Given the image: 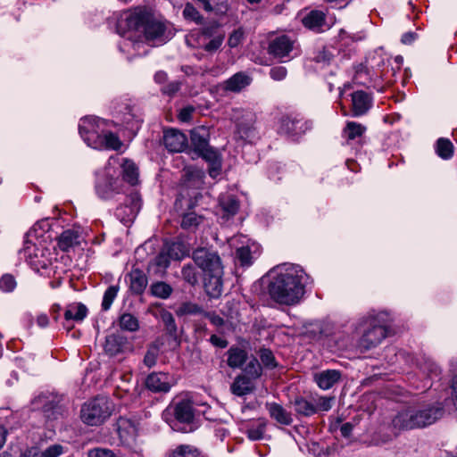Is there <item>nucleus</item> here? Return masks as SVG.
Wrapping results in <instances>:
<instances>
[{
  "label": "nucleus",
  "instance_id": "aec40b11",
  "mask_svg": "<svg viewBox=\"0 0 457 457\" xmlns=\"http://www.w3.org/2000/svg\"><path fill=\"white\" fill-rule=\"evenodd\" d=\"M351 96L353 116L359 117L364 115L371 108L372 97L369 93L358 90Z\"/></svg>",
  "mask_w": 457,
  "mask_h": 457
},
{
  "label": "nucleus",
  "instance_id": "13d9d810",
  "mask_svg": "<svg viewBox=\"0 0 457 457\" xmlns=\"http://www.w3.org/2000/svg\"><path fill=\"white\" fill-rule=\"evenodd\" d=\"M41 453L43 457H59L63 453V447L61 445H53Z\"/></svg>",
  "mask_w": 457,
  "mask_h": 457
},
{
  "label": "nucleus",
  "instance_id": "ea45409f",
  "mask_svg": "<svg viewBox=\"0 0 457 457\" xmlns=\"http://www.w3.org/2000/svg\"><path fill=\"white\" fill-rule=\"evenodd\" d=\"M119 326L122 330L136 332L139 329V321L133 314L125 312L119 318Z\"/></svg>",
  "mask_w": 457,
  "mask_h": 457
},
{
  "label": "nucleus",
  "instance_id": "cd10ccee",
  "mask_svg": "<svg viewBox=\"0 0 457 457\" xmlns=\"http://www.w3.org/2000/svg\"><path fill=\"white\" fill-rule=\"evenodd\" d=\"M254 389V382L248 378L246 375H238L236 377L231 390L233 394L243 396L252 393Z\"/></svg>",
  "mask_w": 457,
  "mask_h": 457
},
{
  "label": "nucleus",
  "instance_id": "5701e85b",
  "mask_svg": "<svg viewBox=\"0 0 457 457\" xmlns=\"http://www.w3.org/2000/svg\"><path fill=\"white\" fill-rule=\"evenodd\" d=\"M198 154L209 163V175L215 179L220 174L221 169V160L218 153L208 146L204 150L198 152Z\"/></svg>",
  "mask_w": 457,
  "mask_h": 457
},
{
  "label": "nucleus",
  "instance_id": "c756f323",
  "mask_svg": "<svg viewBox=\"0 0 457 457\" xmlns=\"http://www.w3.org/2000/svg\"><path fill=\"white\" fill-rule=\"evenodd\" d=\"M207 12L226 14L228 11V0H195Z\"/></svg>",
  "mask_w": 457,
  "mask_h": 457
},
{
  "label": "nucleus",
  "instance_id": "a878e982",
  "mask_svg": "<svg viewBox=\"0 0 457 457\" xmlns=\"http://www.w3.org/2000/svg\"><path fill=\"white\" fill-rule=\"evenodd\" d=\"M129 277V288L135 295H141L146 286L147 278L139 269H133L128 275Z\"/></svg>",
  "mask_w": 457,
  "mask_h": 457
},
{
  "label": "nucleus",
  "instance_id": "de8ad7c7",
  "mask_svg": "<svg viewBox=\"0 0 457 457\" xmlns=\"http://www.w3.org/2000/svg\"><path fill=\"white\" fill-rule=\"evenodd\" d=\"M119 290L120 287L118 285H112L105 290L102 302V309L104 311H108L111 308Z\"/></svg>",
  "mask_w": 457,
  "mask_h": 457
},
{
  "label": "nucleus",
  "instance_id": "f257e3e1",
  "mask_svg": "<svg viewBox=\"0 0 457 457\" xmlns=\"http://www.w3.org/2000/svg\"><path fill=\"white\" fill-rule=\"evenodd\" d=\"M310 277L299 265H288L272 278L268 287L270 298L279 304L298 303L305 293Z\"/></svg>",
  "mask_w": 457,
  "mask_h": 457
},
{
  "label": "nucleus",
  "instance_id": "bb28decb",
  "mask_svg": "<svg viewBox=\"0 0 457 457\" xmlns=\"http://www.w3.org/2000/svg\"><path fill=\"white\" fill-rule=\"evenodd\" d=\"M80 243V234L74 229L64 230L58 237V247L62 252L69 250Z\"/></svg>",
  "mask_w": 457,
  "mask_h": 457
},
{
  "label": "nucleus",
  "instance_id": "49530a36",
  "mask_svg": "<svg viewBox=\"0 0 457 457\" xmlns=\"http://www.w3.org/2000/svg\"><path fill=\"white\" fill-rule=\"evenodd\" d=\"M261 372L262 368L259 361L256 359H252L242 370L241 375H246L248 378H251V380L254 382V380L260 377Z\"/></svg>",
  "mask_w": 457,
  "mask_h": 457
},
{
  "label": "nucleus",
  "instance_id": "c9c22d12",
  "mask_svg": "<svg viewBox=\"0 0 457 457\" xmlns=\"http://www.w3.org/2000/svg\"><path fill=\"white\" fill-rule=\"evenodd\" d=\"M87 315V308L83 303H73L68 306L64 312L66 321L71 320L82 321Z\"/></svg>",
  "mask_w": 457,
  "mask_h": 457
},
{
  "label": "nucleus",
  "instance_id": "0e129e2a",
  "mask_svg": "<svg viewBox=\"0 0 457 457\" xmlns=\"http://www.w3.org/2000/svg\"><path fill=\"white\" fill-rule=\"evenodd\" d=\"M88 457H115V454L109 449L96 448L88 452Z\"/></svg>",
  "mask_w": 457,
  "mask_h": 457
},
{
  "label": "nucleus",
  "instance_id": "1a4fd4ad",
  "mask_svg": "<svg viewBox=\"0 0 457 457\" xmlns=\"http://www.w3.org/2000/svg\"><path fill=\"white\" fill-rule=\"evenodd\" d=\"M95 188L96 195L104 200L112 199L123 191L121 181L111 174L108 167L103 172L97 173Z\"/></svg>",
  "mask_w": 457,
  "mask_h": 457
},
{
  "label": "nucleus",
  "instance_id": "b1692460",
  "mask_svg": "<svg viewBox=\"0 0 457 457\" xmlns=\"http://www.w3.org/2000/svg\"><path fill=\"white\" fill-rule=\"evenodd\" d=\"M326 23V13L320 10H312L303 18L304 27L314 31H320Z\"/></svg>",
  "mask_w": 457,
  "mask_h": 457
},
{
  "label": "nucleus",
  "instance_id": "3c124183",
  "mask_svg": "<svg viewBox=\"0 0 457 457\" xmlns=\"http://www.w3.org/2000/svg\"><path fill=\"white\" fill-rule=\"evenodd\" d=\"M201 221V216L196 215L195 212H189L182 217L181 227L185 229H194Z\"/></svg>",
  "mask_w": 457,
  "mask_h": 457
},
{
  "label": "nucleus",
  "instance_id": "4be33fe9",
  "mask_svg": "<svg viewBox=\"0 0 457 457\" xmlns=\"http://www.w3.org/2000/svg\"><path fill=\"white\" fill-rule=\"evenodd\" d=\"M222 275L212 272L204 275V287L205 293L212 298H218L222 292Z\"/></svg>",
  "mask_w": 457,
  "mask_h": 457
},
{
  "label": "nucleus",
  "instance_id": "e2e57ef3",
  "mask_svg": "<svg viewBox=\"0 0 457 457\" xmlns=\"http://www.w3.org/2000/svg\"><path fill=\"white\" fill-rule=\"evenodd\" d=\"M282 170V166L278 162H272L270 164L268 168V176L270 179L272 180H279L280 177L278 176V174L280 173Z\"/></svg>",
  "mask_w": 457,
  "mask_h": 457
},
{
  "label": "nucleus",
  "instance_id": "09e8293b",
  "mask_svg": "<svg viewBox=\"0 0 457 457\" xmlns=\"http://www.w3.org/2000/svg\"><path fill=\"white\" fill-rule=\"evenodd\" d=\"M159 353H160L159 346L156 344H151L148 346L147 351L145 354L144 361H143L144 364L148 368L154 366L156 364Z\"/></svg>",
  "mask_w": 457,
  "mask_h": 457
},
{
  "label": "nucleus",
  "instance_id": "58836bf2",
  "mask_svg": "<svg viewBox=\"0 0 457 457\" xmlns=\"http://www.w3.org/2000/svg\"><path fill=\"white\" fill-rule=\"evenodd\" d=\"M252 82V78L244 72H237L230 77V91L240 92Z\"/></svg>",
  "mask_w": 457,
  "mask_h": 457
},
{
  "label": "nucleus",
  "instance_id": "bf43d9fd",
  "mask_svg": "<svg viewBox=\"0 0 457 457\" xmlns=\"http://www.w3.org/2000/svg\"><path fill=\"white\" fill-rule=\"evenodd\" d=\"M260 358H261L262 362L265 366L270 367V368L276 366L275 358H274V355L271 353V351H270L268 349L262 350L261 351V354H260Z\"/></svg>",
  "mask_w": 457,
  "mask_h": 457
},
{
  "label": "nucleus",
  "instance_id": "5fc2aeb1",
  "mask_svg": "<svg viewBox=\"0 0 457 457\" xmlns=\"http://www.w3.org/2000/svg\"><path fill=\"white\" fill-rule=\"evenodd\" d=\"M17 286L15 278L11 274H4L0 278V290L5 293L12 292Z\"/></svg>",
  "mask_w": 457,
  "mask_h": 457
},
{
  "label": "nucleus",
  "instance_id": "9b49d317",
  "mask_svg": "<svg viewBox=\"0 0 457 457\" xmlns=\"http://www.w3.org/2000/svg\"><path fill=\"white\" fill-rule=\"evenodd\" d=\"M195 263L204 271V275L217 272L223 274V266L220 256L205 248H198L193 252Z\"/></svg>",
  "mask_w": 457,
  "mask_h": 457
},
{
  "label": "nucleus",
  "instance_id": "dca6fc26",
  "mask_svg": "<svg viewBox=\"0 0 457 457\" xmlns=\"http://www.w3.org/2000/svg\"><path fill=\"white\" fill-rule=\"evenodd\" d=\"M172 386V378L168 373L152 372L145 379L146 388L154 393H168Z\"/></svg>",
  "mask_w": 457,
  "mask_h": 457
},
{
  "label": "nucleus",
  "instance_id": "6e6552de",
  "mask_svg": "<svg viewBox=\"0 0 457 457\" xmlns=\"http://www.w3.org/2000/svg\"><path fill=\"white\" fill-rule=\"evenodd\" d=\"M173 415V419L169 420L170 428L175 431L183 433L193 430L194 408L193 403L189 399H180L173 402L167 409Z\"/></svg>",
  "mask_w": 457,
  "mask_h": 457
},
{
  "label": "nucleus",
  "instance_id": "e433bc0d",
  "mask_svg": "<svg viewBox=\"0 0 457 457\" xmlns=\"http://www.w3.org/2000/svg\"><path fill=\"white\" fill-rule=\"evenodd\" d=\"M366 131V127L355 121H347L343 135L347 140H354L361 137Z\"/></svg>",
  "mask_w": 457,
  "mask_h": 457
},
{
  "label": "nucleus",
  "instance_id": "0eeeda50",
  "mask_svg": "<svg viewBox=\"0 0 457 457\" xmlns=\"http://www.w3.org/2000/svg\"><path fill=\"white\" fill-rule=\"evenodd\" d=\"M230 248L235 249L234 262L236 267H250L261 253L260 245L243 234L230 237Z\"/></svg>",
  "mask_w": 457,
  "mask_h": 457
},
{
  "label": "nucleus",
  "instance_id": "4d7b16f0",
  "mask_svg": "<svg viewBox=\"0 0 457 457\" xmlns=\"http://www.w3.org/2000/svg\"><path fill=\"white\" fill-rule=\"evenodd\" d=\"M180 87L181 82L179 80H174L167 82L165 85H163L161 87V92L168 96H173L180 90Z\"/></svg>",
  "mask_w": 457,
  "mask_h": 457
},
{
  "label": "nucleus",
  "instance_id": "4468645a",
  "mask_svg": "<svg viewBox=\"0 0 457 457\" xmlns=\"http://www.w3.org/2000/svg\"><path fill=\"white\" fill-rule=\"evenodd\" d=\"M295 41L287 35H279L270 40L268 53L280 62L293 58Z\"/></svg>",
  "mask_w": 457,
  "mask_h": 457
},
{
  "label": "nucleus",
  "instance_id": "c03bdc74",
  "mask_svg": "<svg viewBox=\"0 0 457 457\" xmlns=\"http://www.w3.org/2000/svg\"><path fill=\"white\" fill-rule=\"evenodd\" d=\"M177 316L197 315L204 312L202 306L192 302L182 303L175 311Z\"/></svg>",
  "mask_w": 457,
  "mask_h": 457
},
{
  "label": "nucleus",
  "instance_id": "39448f33",
  "mask_svg": "<svg viewBox=\"0 0 457 457\" xmlns=\"http://www.w3.org/2000/svg\"><path fill=\"white\" fill-rule=\"evenodd\" d=\"M357 328H362L359 346L365 351L377 347L388 334L387 325L382 313L361 317L357 322Z\"/></svg>",
  "mask_w": 457,
  "mask_h": 457
},
{
  "label": "nucleus",
  "instance_id": "79ce46f5",
  "mask_svg": "<svg viewBox=\"0 0 457 457\" xmlns=\"http://www.w3.org/2000/svg\"><path fill=\"white\" fill-rule=\"evenodd\" d=\"M150 292L155 297L167 299L171 295L173 288L166 282L158 281L151 285Z\"/></svg>",
  "mask_w": 457,
  "mask_h": 457
},
{
  "label": "nucleus",
  "instance_id": "f3484780",
  "mask_svg": "<svg viewBox=\"0 0 457 457\" xmlns=\"http://www.w3.org/2000/svg\"><path fill=\"white\" fill-rule=\"evenodd\" d=\"M163 145L169 152H182L187 145V137L179 130L170 129L164 131Z\"/></svg>",
  "mask_w": 457,
  "mask_h": 457
},
{
  "label": "nucleus",
  "instance_id": "2eb2a0df",
  "mask_svg": "<svg viewBox=\"0 0 457 457\" xmlns=\"http://www.w3.org/2000/svg\"><path fill=\"white\" fill-rule=\"evenodd\" d=\"M142 206V200L137 192L128 195L124 202L117 207L115 216L124 224L131 222L137 217Z\"/></svg>",
  "mask_w": 457,
  "mask_h": 457
},
{
  "label": "nucleus",
  "instance_id": "c85d7f7f",
  "mask_svg": "<svg viewBox=\"0 0 457 457\" xmlns=\"http://www.w3.org/2000/svg\"><path fill=\"white\" fill-rule=\"evenodd\" d=\"M338 50L333 46H324L319 49L313 56V61L322 67L331 65L335 62Z\"/></svg>",
  "mask_w": 457,
  "mask_h": 457
},
{
  "label": "nucleus",
  "instance_id": "69168bd1",
  "mask_svg": "<svg viewBox=\"0 0 457 457\" xmlns=\"http://www.w3.org/2000/svg\"><path fill=\"white\" fill-rule=\"evenodd\" d=\"M223 42V37L218 36L211 39L204 46L207 52H214L219 49Z\"/></svg>",
  "mask_w": 457,
  "mask_h": 457
},
{
  "label": "nucleus",
  "instance_id": "052dcab7",
  "mask_svg": "<svg viewBox=\"0 0 457 457\" xmlns=\"http://www.w3.org/2000/svg\"><path fill=\"white\" fill-rule=\"evenodd\" d=\"M287 71L283 66H276L270 70V76L274 80H282L287 77Z\"/></svg>",
  "mask_w": 457,
  "mask_h": 457
},
{
  "label": "nucleus",
  "instance_id": "774afa93",
  "mask_svg": "<svg viewBox=\"0 0 457 457\" xmlns=\"http://www.w3.org/2000/svg\"><path fill=\"white\" fill-rule=\"evenodd\" d=\"M154 79L157 84L165 85L168 82V74L163 71H159L154 74Z\"/></svg>",
  "mask_w": 457,
  "mask_h": 457
},
{
  "label": "nucleus",
  "instance_id": "a19ab883",
  "mask_svg": "<svg viewBox=\"0 0 457 457\" xmlns=\"http://www.w3.org/2000/svg\"><path fill=\"white\" fill-rule=\"evenodd\" d=\"M182 14L185 20L193 21L197 25H203L205 22L204 17L192 3L185 4Z\"/></svg>",
  "mask_w": 457,
  "mask_h": 457
},
{
  "label": "nucleus",
  "instance_id": "7c9ffc66",
  "mask_svg": "<svg viewBox=\"0 0 457 457\" xmlns=\"http://www.w3.org/2000/svg\"><path fill=\"white\" fill-rule=\"evenodd\" d=\"M122 179L131 186H135L138 182V168L134 162L124 159L120 165Z\"/></svg>",
  "mask_w": 457,
  "mask_h": 457
},
{
  "label": "nucleus",
  "instance_id": "a211bd4d",
  "mask_svg": "<svg viewBox=\"0 0 457 457\" xmlns=\"http://www.w3.org/2000/svg\"><path fill=\"white\" fill-rule=\"evenodd\" d=\"M129 347V343L125 336L112 333L105 337L104 345V353L109 356H116L124 353Z\"/></svg>",
  "mask_w": 457,
  "mask_h": 457
},
{
  "label": "nucleus",
  "instance_id": "338daca9",
  "mask_svg": "<svg viewBox=\"0 0 457 457\" xmlns=\"http://www.w3.org/2000/svg\"><path fill=\"white\" fill-rule=\"evenodd\" d=\"M195 111L193 106H187L180 110L179 119L183 122H187L191 120L192 114Z\"/></svg>",
  "mask_w": 457,
  "mask_h": 457
},
{
  "label": "nucleus",
  "instance_id": "8fccbe9b",
  "mask_svg": "<svg viewBox=\"0 0 457 457\" xmlns=\"http://www.w3.org/2000/svg\"><path fill=\"white\" fill-rule=\"evenodd\" d=\"M247 358V353L242 348H230V367L241 366Z\"/></svg>",
  "mask_w": 457,
  "mask_h": 457
},
{
  "label": "nucleus",
  "instance_id": "6e6d98bb",
  "mask_svg": "<svg viewBox=\"0 0 457 457\" xmlns=\"http://www.w3.org/2000/svg\"><path fill=\"white\" fill-rule=\"evenodd\" d=\"M181 274L184 280L192 286L195 285L198 281L195 270L192 265H185L182 268Z\"/></svg>",
  "mask_w": 457,
  "mask_h": 457
},
{
  "label": "nucleus",
  "instance_id": "72a5a7b5",
  "mask_svg": "<svg viewBox=\"0 0 457 457\" xmlns=\"http://www.w3.org/2000/svg\"><path fill=\"white\" fill-rule=\"evenodd\" d=\"M295 413L299 416L309 417L316 413L313 401L298 396L292 402Z\"/></svg>",
  "mask_w": 457,
  "mask_h": 457
},
{
  "label": "nucleus",
  "instance_id": "7ed1b4c3",
  "mask_svg": "<svg viewBox=\"0 0 457 457\" xmlns=\"http://www.w3.org/2000/svg\"><path fill=\"white\" fill-rule=\"evenodd\" d=\"M230 120L235 123L234 139L237 142L236 150L242 148V158L246 162H255L253 144L259 138L254 126L255 114L245 109L234 108L230 113Z\"/></svg>",
  "mask_w": 457,
  "mask_h": 457
},
{
  "label": "nucleus",
  "instance_id": "393cba45",
  "mask_svg": "<svg viewBox=\"0 0 457 457\" xmlns=\"http://www.w3.org/2000/svg\"><path fill=\"white\" fill-rule=\"evenodd\" d=\"M204 171L198 168H188L183 175V185L187 188H200L204 184Z\"/></svg>",
  "mask_w": 457,
  "mask_h": 457
},
{
  "label": "nucleus",
  "instance_id": "864d4df0",
  "mask_svg": "<svg viewBox=\"0 0 457 457\" xmlns=\"http://www.w3.org/2000/svg\"><path fill=\"white\" fill-rule=\"evenodd\" d=\"M335 397L320 396L313 401L316 413L319 411H328L333 405Z\"/></svg>",
  "mask_w": 457,
  "mask_h": 457
},
{
  "label": "nucleus",
  "instance_id": "2f4dec72",
  "mask_svg": "<svg viewBox=\"0 0 457 457\" xmlns=\"http://www.w3.org/2000/svg\"><path fill=\"white\" fill-rule=\"evenodd\" d=\"M155 317L160 319L164 325L166 333L172 338L178 337V327L171 312L161 308Z\"/></svg>",
  "mask_w": 457,
  "mask_h": 457
},
{
  "label": "nucleus",
  "instance_id": "412c9836",
  "mask_svg": "<svg viewBox=\"0 0 457 457\" xmlns=\"http://www.w3.org/2000/svg\"><path fill=\"white\" fill-rule=\"evenodd\" d=\"M265 408L270 417L282 426H290L294 420L292 413L287 411L281 404L277 403H265Z\"/></svg>",
  "mask_w": 457,
  "mask_h": 457
},
{
  "label": "nucleus",
  "instance_id": "6ab92c4d",
  "mask_svg": "<svg viewBox=\"0 0 457 457\" xmlns=\"http://www.w3.org/2000/svg\"><path fill=\"white\" fill-rule=\"evenodd\" d=\"M342 379V372L338 370H324L313 374V380L322 390H328Z\"/></svg>",
  "mask_w": 457,
  "mask_h": 457
},
{
  "label": "nucleus",
  "instance_id": "680f3d73",
  "mask_svg": "<svg viewBox=\"0 0 457 457\" xmlns=\"http://www.w3.org/2000/svg\"><path fill=\"white\" fill-rule=\"evenodd\" d=\"M154 264L161 270H165L170 265V258L166 253H159L154 261Z\"/></svg>",
  "mask_w": 457,
  "mask_h": 457
},
{
  "label": "nucleus",
  "instance_id": "a18cd8bd",
  "mask_svg": "<svg viewBox=\"0 0 457 457\" xmlns=\"http://www.w3.org/2000/svg\"><path fill=\"white\" fill-rule=\"evenodd\" d=\"M167 457H200V453L192 445H180L170 451Z\"/></svg>",
  "mask_w": 457,
  "mask_h": 457
},
{
  "label": "nucleus",
  "instance_id": "9d476101",
  "mask_svg": "<svg viewBox=\"0 0 457 457\" xmlns=\"http://www.w3.org/2000/svg\"><path fill=\"white\" fill-rule=\"evenodd\" d=\"M62 397L54 394H41L33 401L35 408L41 409L45 416L49 420H55L62 416L65 411L62 403Z\"/></svg>",
  "mask_w": 457,
  "mask_h": 457
},
{
  "label": "nucleus",
  "instance_id": "20e7f679",
  "mask_svg": "<svg viewBox=\"0 0 457 457\" xmlns=\"http://www.w3.org/2000/svg\"><path fill=\"white\" fill-rule=\"evenodd\" d=\"M129 29L142 30L145 40L163 44L170 39L166 24L146 12H136L126 19Z\"/></svg>",
  "mask_w": 457,
  "mask_h": 457
},
{
  "label": "nucleus",
  "instance_id": "f704fd0d",
  "mask_svg": "<svg viewBox=\"0 0 457 457\" xmlns=\"http://www.w3.org/2000/svg\"><path fill=\"white\" fill-rule=\"evenodd\" d=\"M207 136L208 133L204 128H196L191 131V142L197 153L209 146Z\"/></svg>",
  "mask_w": 457,
  "mask_h": 457
},
{
  "label": "nucleus",
  "instance_id": "4c0bfd02",
  "mask_svg": "<svg viewBox=\"0 0 457 457\" xmlns=\"http://www.w3.org/2000/svg\"><path fill=\"white\" fill-rule=\"evenodd\" d=\"M98 143V149L105 148L112 150H119L122 145L119 137L112 132H103Z\"/></svg>",
  "mask_w": 457,
  "mask_h": 457
},
{
  "label": "nucleus",
  "instance_id": "423d86ee",
  "mask_svg": "<svg viewBox=\"0 0 457 457\" xmlns=\"http://www.w3.org/2000/svg\"><path fill=\"white\" fill-rule=\"evenodd\" d=\"M112 411L113 403L107 396H96L83 404L80 418L88 426H99L111 416Z\"/></svg>",
  "mask_w": 457,
  "mask_h": 457
},
{
  "label": "nucleus",
  "instance_id": "f8f14e48",
  "mask_svg": "<svg viewBox=\"0 0 457 457\" xmlns=\"http://www.w3.org/2000/svg\"><path fill=\"white\" fill-rule=\"evenodd\" d=\"M102 124L104 120L96 117H85L80 120L79 132L88 146L99 148V138L104 132L101 129Z\"/></svg>",
  "mask_w": 457,
  "mask_h": 457
},
{
  "label": "nucleus",
  "instance_id": "473e14b6",
  "mask_svg": "<svg viewBox=\"0 0 457 457\" xmlns=\"http://www.w3.org/2000/svg\"><path fill=\"white\" fill-rule=\"evenodd\" d=\"M255 423L256 425H245L247 436L252 441H257L263 438L268 425V420L265 418H259Z\"/></svg>",
  "mask_w": 457,
  "mask_h": 457
},
{
  "label": "nucleus",
  "instance_id": "37998d69",
  "mask_svg": "<svg viewBox=\"0 0 457 457\" xmlns=\"http://www.w3.org/2000/svg\"><path fill=\"white\" fill-rule=\"evenodd\" d=\"M436 152L444 160H449L453 155V145L447 139L441 137L436 141Z\"/></svg>",
  "mask_w": 457,
  "mask_h": 457
},
{
  "label": "nucleus",
  "instance_id": "f03ea898",
  "mask_svg": "<svg viewBox=\"0 0 457 457\" xmlns=\"http://www.w3.org/2000/svg\"><path fill=\"white\" fill-rule=\"evenodd\" d=\"M445 415L440 403H414L403 406L393 417L391 425L397 432L420 429L429 427Z\"/></svg>",
  "mask_w": 457,
  "mask_h": 457
},
{
  "label": "nucleus",
  "instance_id": "603ef678",
  "mask_svg": "<svg viewBox=\"0 0 457 457\" xmlns=\"http://www.w3.org/2000/svg\"><path fill=\"white\" fill-rule=\"evenodd\" d=\"M246 37V32L243 27H238L230 33V48L241 46Z\"/></svg>",
  "mask_w": 457,
  "mask_h": 457
},
{
  "label": "nucleus",
  "instance_id": "ddd939ff",
  "mask_svg": "<svg viewBox=\"0 0 457 457\" xmlns=\"http://www.w3.org/2000/svg\"><path fill=\"white\" fill-rule=\"evenodd\" d=\"M312 128V122L298 115L285 116L280 120L279 132L297 139Z\"/></svg>",
  "mask_w": 457,
  "mask_h": 457
}]
</instances>
